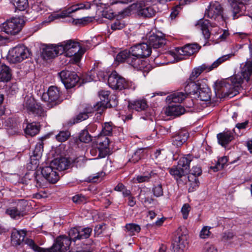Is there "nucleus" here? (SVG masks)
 Masks as SVG:
<instances>
[{
    "label": "nucleus",
    "mask_w": 252,
    "mask_h": 252,
    "mask_svg": "<svg viewBox=\"0 0 252 252\" xmlns=\"http://www.w3.org/2000/svg\"><path fill=\"white\" fill-rule=\"evenodd\" d=\"M91 21H92L91 17H83L81 19H73L72 20V23H73L74 25L81 24H85L87 23H89Z\"/></svg>",
    "instance_id": "774afa93"
},
{
    "label": "nucleus",
    "mask_w": 252,
    "mask_h": 252,
    "mask_svg": "<svg viewBox=\"0 0 252 252\" xmlns=\"http://www.w3.org/2000/svg\"><path fill=\"white\" fill-rule=\"evenodd\" d=\"M234 132L226 130L219 133L217 135L218 143L223 147H226L228 144L234 139Z\"/></svg>",
    "instance_id": "393cba45"
},
{
    "label": "nucleus",
    "mask_w": 252,
    "mask_h": 252,
    "mask_svg": "<svg viewBox=\"0 0 252 252\" xmlns=\"http://www.w3.org/2000/svg\"><path fill=\"white\" fill-rule=\"evenodd\" d=\"M201 48V46L197 43L189 44L182 47L175 48L176 53L180 56H190L197 52Z\"/></svg>",
    "instance_id": "6ab92c4d"
},
{
    "label": "nucleus",
    "mask_w": 252,
    "mask_h": 252,
    "mask_svg": "<svg viewBox=\"0 0 252 252\" xmlns=\"http://www.w3.org/2000/svg\"><path fill=\"white\" fill-rule=\"evenodd\" d=\"M43 138L39 140L32 152V155L30 157V163L32 167V168L36 169L38 165V160L41 158L43 151Z\"/></svg>",
    "instance_id": "dca6fc26"
},
{
    "label": "nucleus",
    "mask_w": 252,
    "mask_h": 252,
    "mask_svg": "<svg viewBox=\"0 0 252 252\" xmlns=\"http://www.w3.org/2000/svg\"><path fill=\"white\" fill-rule=\"evenodd\" d=\"M58 75L66 89L74 87L79 81V77L74 72L63 70L59 72Z\"/></svg>",
    "instance_id": "9d476101"
},
{
    "label": "nucleus",
    "mask_w": 252,
    "mask_h": 252,
    "mask_svg": "<svg viewBox=\"0 0 252 252\" xmlns=\"http://www.w3.org/2000/svg\"><path fill=\"white\" fill-rule=\"evenodd\" d=\"M60 94L58 88L52 86L49 88L47 92L43 94L41 98L43 101L47 102L48 107L51 108L61 102Z\"/></svg>",
    "instance_id": "39448f33"
},
{
    "label": "nucleus",
    "mask_w": 252,
    "mask_h": 252,
    "mask_svg": "<svg viewBox=\"0 0 252 252\" xmlns=\"http://www.w3.org/2000/svg\"><path fill=\"white\" fill-rule=\"evenodd\" d=\"M187 97L186 93L182 92H175L168 95L166 98L167 102L171 103H181Z\"/></svg>",
    "instance_id": "c756f323"
},
{
    "label": "nucleus",
    "mask_w": 252,
    "mask_h": 252,
    "mask_svg": "<svg viewBox=\"0 0 252 252\" xmlns=\"http://www.w3.org/2000/svg\"><path fill=\"white\" fill-rule=\"evenodd\" d=\"M156 175H157V174L155 173L154 171H152L147 174L137 176L135 180L139 183L147 182L150 181L152 177H155Z\"/></svg>",
    "instance_id": "09e8293b"
},
{
    "label": "nucleus",
    "mask_w": 252,
    "mask_h": 252,
    "mask_svg": "<svg viewBox=\"0 0 252 252\" xmlns=\"http://www.w3.org/2000/svg\"><path fill=\"white\" fill-rule=\"evenodd\" d=\"M75 41L72 40H68L66 41H63L59 43V46L60 48H62V54H64L65 56H66V53L69 50L70 48H71V45H73V42H74Z\"/></svg>",
    "instance_id": "8fccbe9b"
},
{
    "label": "nucleus",
    "mask_w": 252,
    "mask_h": 252,
    "mask_svg": "<svg viewBox=\"0 0 252 252\" xmlns=\"http://www.w3.org/2000/svg\"><path fill=\"white\" fill-rule=\"evenodd\" d=\"M26 231L24 230H17L15 229L12 231L11 234V242L13 246L20 245L24 242Z\"/></svg>",
    "instance_id": "a878e982"
},
{
    "label": "nucleus",
    "mask_w": 252,
    "mask_h": 252,
    "mask_svg": "<svg viewBox=\"0 0 252 252\" xmlns=\"http://www.w3.org/2000/svg\"><path fill=\"white\" fill-rule=\"evenodd\" d=\"M23 20L19 18H13L2 24L1 30L7 34L14 35L18 33L23 27Z\"/></svg>",
    "instance_id": "20e7f679"
},
{
    "label": "nucleus",
    "mask_w": 252,
    "mask_h": 252,
    "mask_svg": "<svg viewBox=\"0 0 252 252\" xmlns=\"http://www.w3.org/2000/svg\"><path fill=\"white\" fill-rule=\"evenodd\" d=\"M194 81L189 78L186 82L185 92L187 95L189 94H198L200 86L199 83H196Z\"/></svg>",
    "instance_id": "c85d7f7f"
},
{
    "label": "nucleus",
    "mask_w": 252,
    "mask_h": 252,
    "mask_svg": "<svg viewBox=\"0 0 252 252\" xmlns=\"http://www.w3.org/2000/svg\"><path fill=\"white\" fill-rule=\"evenodd\" d=\"M6 129L8 134L10 135L19 134L21 133V128L19 125L12 120H9L6 122Z\"/></svg>",
    "instance_id": "2f4dec72"
},
{
    "label": "nucleus",
    "mask_w": 252,
    "mask_h": 252,
    "mask_svg": "<svg viewBox=\"0 0 252 252\" xmlns=\"http://www.w3.org/2000/svg\"><path fill=\"white\" fill-rule=\"evenodd\" d=\"M79 228V239H87L90 237L92 232V229L90 227H86L82 228L81 227Z\"/></svg>",
    "instance_id": "6e6d98bb"
},
{
    "label": "nucleus",
    "mask_w": 252,
    "mask_h": 252,
    "mask_svg": "<svg viewBox=\"0 0 252 252\" xmlns=\"http://www.w3.org/2000/svg\"><path fill=\"white\" fill-rule=\"evenodd\" d=\"M163 150L158 149L155 152L154 158L158 162L163 160L166 158L165 154L163 153Z\"/></svg>",
    "instance_id": "e2e57ef3"
},
{
    "label": "nucleus",
    "mask_w": 252,
    "mask_h": 252,
    "mask_svg": "<svg viewBox=\"0 0 252 252\" xmlns=\"http://www.w3.org/2000/svg\"><path fill=\"white\" fill-rule=\"evenodd\" d=\"M189 136V133L186 129H181L171 137L172 144L176 147H180L186 142Z\"/></svg>",
    "instance_id": "4be33fe9"
},
{
    "label": "nucleus",
    "mask_w": 252,
    "mask_h": 252,
    "mask_svg": "<svg viewBox=\"0 0 252 252\" xmlns=\"http://www.w3.org/2000/svg\"><path fill=\"white\" fill-rule=\"evenodd\" d=\"M191 172L188 177L189 192L193 191L199 187L200 183L198 177L201 175L202 169L200 167L194 166Z\"/></svg>",
    "instance_id": "4468645a"
},
{
    "label": "nucleus",
    "mask_w": 252,
    "mask_h": 252,
    "mask_svg": "<svg viewBox=\"0 0 252 252\" xmlns=\"http://www.w3.org/2000/svg\"><path fill=\"white\" fill-rule=\"evenodd\" d=\"M146 191L144 190H141L140 193L139 195V197L143 203L146 204H151L154 202V199L152 198L148 197H146Z\"/></svg>",
    "instance_id": "13d9d810"
},
{
    "label": "nucleus",
    "mask_w": 252,
    "mask_h": 252,
    "mask_svg": "<svg viewBox=\"0 0 252 252\" xmlns=\"http://www.w3.org/2000/svg\"><path fill=\"white\" fill-rule=\"evenodd\" d=\"M223 9L220 3L215 1L210 4L208 9L205 12V17H207L218 22L224 21L222 15Z\"/></svg>",
    "instance_id": "6e6552de"
},
{
    "label": "nucleus",
    "mask_w": 252,
    "mask_h": 252,
    "mask_svg": "<svg viewBox=\"0 0 252 252\" xmlns=\"http://www.w3.org/2000/svg\"><path fill=\"white\" fill-rule=\"evenodd\" d=\"M151 1H140L138 3V14L146 18L154 17L157 11L156 5H151Z\"/></svg>",
    "instance_id": "9b49d317"
},
{
    "label": "nucleus",
    "mask_w": 252,
    "mask_h": 252,
    "mask_svg": "<svg viewBox=\"0 0 252 252\" xmlns=\"http://www.w3.org/2000/svg\"><path fill=\"white\" fill-rule=\"evenodd\" d=\"M14 4L20 11L25 10L29 6L28 0H13Z\"/></svg>",
    "instance_id": "603ef678"
},
{
    "label": "nucleus",
    "mask_w": 252,
    "mask_h": 252,
    "mask_svg": "<svg viewBox=\"0 0 252 252\" xmlns=\"http://www.w3.org/2000/svg\"><path fill=\"white\" fill-rule=\"evenodd\" d=\"M193 156L191 154H188L181 157L178 162V165L186 171L187 173L189 171L190 162L193 160Z\"/></svg>",
    "instance_id": "72a5a7b5"
},
{
    "label": "nucleus",
    "mask_w": 252,
    "mask_h": 252,
    "mask_svg": "<svg viewBox=\"0 0 252 252\" xmlns=\"http://www.w3.org/2000/svg\"><path fill=\"white\" fill-rule=\"evenodd\" d=\"M69 239H70V242L71 241H75L77 240H80L79 239V228L74 227L70 229L68 232Z\"/></svg>",
    "instance_id": "864d4df0"
},
{
    "label": "nucleus",
    "mask_w": 252,
    "mask_h": 252,
    "mask_svg": "<svg viewBox=\"0 0 252 252\" xmlns=\"http://www.w3.org/2000/svg\"><path fill=\"white\" fill-rule=\"evenodd\" d=\"M96 126L95 125H92L89 126L87 129H84L80 133L79 135V140L84 143H89L92 140V137L90 135V134L88 132V130H89L90 131H92V130L91 128H92L93 129H94L96 128Z\"/></svg>",
    "instance_id": "4c0bfd02"
},
{
    "label": "nucleus",
    "mask_w": 252,
    "mask_h": 252,
    "mask_svg": "<svg viewBox=\"0 0 252 252\" xmlns=\"http://www.w3.org/2000/svg\"><path fill=\"white\" fill-rule=\"evenodd\" d=\"M91 6V4L88 2L78 3L77 4L72 5L67 9L63 10L60 13L58 14L57 16L59 18H64L65 17H69L71 13L78 10L82 9H90Z\"/></svg>",
    "instance_id": "b1692460"
},
{
    "label": "nucleus",
    "mask_w": 252,
    "mask_h": 252,
    "mask_svg": "<svg viewBox=\"0 0 252 252\" xmlns=\"http://www.w3.org/2000/svg\"><path fill=\"white\" fill-rule=\"evenodd\" d=\"M152 191L154 195L157 197H159L163 195V189L160 184L155 186L152 189Z\"/></svg>",
    "instance_id": "680f3d73"
},
{
    "label": "nucleus",
    "mask_w": 252,
    "mask_h": 252,
    "mask_svg": "<svg viewBox=\"0 0 252 252\" xmlns=\"http://www.w3.org/2000/svg\"><path fill=\"white\" fill-rule=\"evenodd\" d=\"M104 105L102 102H98L94 106L88 105L85 109L84 112L88 115L94 111H97L98 113L101 114L104 110Z\"/></svg>",
    "instance_id": "58836bf2"
},
{
    "label": "nucleus",
    "mask_w": 252,
    "mask_h": 252,
    "mask_svg": "<svg viewBox=\"0 0 252 252\" xmlns=\"http://www.w3.org/2000/svg\"><path fill=\"white\" fill-rule=\"evenodd\" d=\"M56 169L52 166L43 167L41 174L44 178L50 183L55 184L59 180V176Z\"/></svg>",
    "instance_id": "aec40b11"
},
{
    "label": "nucleus",
    "mask_w": 252,
    "mask_h": 252,
    "mask_svg": "<svg viewBox=\"0 0 252 252\" xmlns=\"http://www.w3.org/2000/svg\"><path fill=\"white\" fill-rule=\"evenodd\" d=\"M148 107L145 99H138L128 102V107L137 111L144 110Z\"/></svg>",
    "instance_id": "cd10ccee"
},
{
    "label": "nucleus",
    "mask_w": 252,
    "mask_h": 252,
    "mask_svg": "<svg viewBox=\"0 0 252 252\" xmlns=\"http://www.w3.org/2000/svg\"><path fill=\"white\" fill-rule=\"evenodd\" d=\"M98 94L101 99L100 102H107L108 101V98L110 95V92L108 91H100L98 92Z\"/></svg>",
    "instance_id": "69168bd1"
},
{
    "label": "nucleus",
    "mask_w": 252,
    "mask_h": 252,
    "mask_svg": "<svg viewBox=\"0 0 252 252\" xmlns=\"http://www.w3.org/2000/svg\"><path fill=\"white\" fill-rule=\"evenodd\" d=\"M234 237V234L230 231L225 232L222 234L221 240L226 242L231 240Z\"/></svg>",
    "instance_id": "338daca9"
},
{
    "label": "nucleus",
    "mask_w": 252,
    "mask_h": 252,
    "mask_svg": "<svg viewBox=\"0 0 252 252\" xmlns=\"http://www.w3.org/2000/svg\"><path fill=\"white\" fill-rule=\"evenodd\" d=\"M70 239L66 235H60L54 241L52 246L47 249V252H65L69 250Z\"/></svg>",
    "instance_id": "423d86ee"
},
{
    "label": "nucleus",
    "mask_w": 252,
    "mask_h": 252,
    "mask_svg": "<svg viewBox=\"0 0 252 252\" xmlns=\"http://www.w3.org/2000/svg\"><path fill=\"white\" fill-rule=\"evenodd\" d=\"M96 143L98 146V157L100 158L105 157L109 150V139L106 136L99 134L97 138Z\"/></svg>",
    "instance_id": "a211bd4d"
},
{
    "label": "nucleus",
    "mask_w": 252,
    "mask_h": 252,
    "mask_svg": "<svg viewBox=\"0 0 252 252\" xmlns=\"http://www.w3.org/2000/svg\"><path fill=\"white\" fill-rule=\"evenodd\" d=\"M117 128L112 122H106L102 125V130L100 135L104 136H111L116 131Z\"/></svg>",
    "instance_id": "e433bc0d"
},
{
    "label": "nucleus",
    "mask_w": 252,
    "mask_h": 252,
    "mask_svg": "<svg viewBox=\"0 0 252 252\" xmlns=\"http://www.w3.org/2000/svg\"><path fill=\"white\" fill-rule=\"evenodd\" d=\"M197 94L202 101H207L211 98L210 90L207 87H200Z\"/></svg>",
    "instance_id": "ea45409f"
},
{
    "label": "nucleus",
    "mask_w": 252,
    "mask_h": 252,
    "mask_svg": "<svg viewBox=\"0 0 252 252\" xmlns=\"http://www.w3.org/2000/svg\"><path fill=\"white\" fill-rule=\"evenodd\" d=\"M145 150V148L138 149L128 159V162L132 163L137 162L143 157Z\"/></svg>",
    "instance_id": "49530a36"
},
{
    "label": "nucleus",
    "mask_w": 252,
    "mask_h": 252,
    "mask_svg": "<svg viewBox=\"0 0 252 252\" xmlns=\"http://www.w3.org/2000/svg\"><path fill=\"white\" fill-rule=\"evenodd\" d=\"M185 112V108L181 105H171L166 110L167 116H178L183 114Z\"/></svg>",
    "instance_id": "473e14b6"
},
{
    "label": "nucleus",
    "mask_w": 252,
    "mask_h": 252,
    "mask_svg": "<svg viewBox=\"0 0 252 252\" xmlns=\"http://www.w3.org/2000/svg\"><path fill=\"white\" fill-rule=\"evenodd\" d=\"M11 70L9 66L0 64V81L7 82L11 78Z\"/></svg>",
    "instance_id": "f704fd0d"
},
{
    "label": "nucleus",
    "mask_w": 252,
    "mask_h": 252,
    "mask_svg": "<svg viewBox=\"0 0 252 252\" xmlns=\"http://www.w3.org/2000/svg\"><path fill=\"white\" fill-rule=\"evenodd\" d=\"M170 174L177 181H178L183 176L188 174L186 171L183 169L179 166L174 165L172 167L168 168L167 169Z\"/></svg>",
    "instance_id": "7c9ffc66"
},
{
    "label": "nucleus",
    "mask_w": 252,
    "mask_h": 252,
    "mask_svg": "<svg viewBox=\"0 0 252 252\" xmlns=\"http://www.w3.org/2000/svg\"><path fill=\"white\" fill-rule=\"evenodd\" d=\"M5 213L10 216L11 218L15 219H18L21 217L23 216V212L19 210L18 207H9L5 211Z\"/></svg>",
    "instance_id": "c03bdc74"
},
{
    "label": "nucleus",
    "mask_w": 252,
    "mask_h": 252,
    "mask_svg": "<svg viewBox=\"0 0 252 252\" xmlns=\"http://www.w3.org/2000/svg\"><path fill=\"white\" fill-rule=\"evenodd\" d=\"M115 60L119 63H126L136 69H137V65L140 63L137 59L133 58L130 48L129 50H125L119 52L116 56Z\"/></svg>",
    "instance_id": "f8f14e48"
},
{
    "label": "nucleus",
    "mask_w": 252,
    "mask_h": 252,
    "mask_svg": "<svg viewBox=\"0 0 252 252\" xmlns=\"http://www.w3.org/2000/svg\"><path fill=\"white\" fill-rule=\"evenodd\" d=\"M233 56H234L233 54H228L220 57L216 61H215L211 65H209L210 69L212 70L215 68H216L221 63L229 60L230 58H231Z\"/></svg>",
    "instance_id": "37998d69"
},
{
    "label": "nucleus",
    "mask_w": 252,
    "mask_h": 252,
    "mask_svg": "<svg viewBox=\"0 0 252 252\" xmlns=\"http://www.w3.org/2000/svg\"><path fill=\"white\" fill-rule=\"evenodd\" d=\"M43 138L39 140L32 152V155L30 157V163L32 167V168L36 169L38 165V160L41 158L43 151Z\"/></svg>",
    "instance_id": "2eb2a0df"
},
{
    "label": "nucleus",
    "mask_w": 252,
    "mask_h": 252,
    "mask_svg": "<svg viewBox=\"0 0 252 252\" xmlns=\"http://www.w3.org/2000/svg\"><path fill=\"white\" fill-rule=\"evenodd\" d=\"M30 53L24 46H17L9 51L8 56L13 63H19L28 58Z\"/></svg>",
    "instance_id": "1a4fd4ad"
},
{
    "label": "nucleus",
    "mask_w": 252,
    "mask_h": 252,
    "mask_svg": "<svg viewBox=\"0 0 252 252\" xmlns=\"http://www.w3.org/2000/svg\"><path fill=\"white\" fill-rule=\"evenodd\" d=\"M108 84L114 90L131 89L135 90V86L132 82L126 81L124 78L118 75L116 72H112L108 78Z\"/></svg>",
    "instance_id": "7ed1b4c3"
},
{
    "label": "nucleus",
    "mask_w": 252,
    "mask_h": 252,
    "mask_svg": "<svg viewBox=\"0 0 252 252\" xmlns=\"http://www.w3.org/2000/svg\"><path fill=\"white\" fill-rule=\"evenodd\" d=\"M211 227L204 226L200 232L199 236L202 239H206L210 237L211 232L210 231Z\"/></svg>",
    "instance_id": "052dcab7"
},
{
    "label": "nucleus",
    "mask_w": 252,
    "mask_h": 252,
    "mask_svg": "<svg viewBox=\"0 0 252 252\" xmlns=\"http://www.w3.org/2000/svg\"><path fill=\"white\" fill-rule=\"evenodd\" d=\"M72 201L76 204H85L89 201V198L82 194H77L72 197Z\"/></svg>",
    "instance_id": "5fc2aeb1"
},
{
    "label": "nucleus",
    "mask_w": 252,
    "mask_h": 252,
    "mask_svg": "<svg viewBox=\"0 0 252 252\" xmlns=\"http://www.w3.org/2000/svg\"><path fill=\"white\" fill-rule=\"evenodd\" d=\"M24 242L35 252H47V251H46L47 250L39 247L32 239H26L24 240Z\"/></svg>",
    "instance_id": "de8ad7c7"
},
{
    "label": "nucleus",
    "mask_w": 252,
    "mask_h": 252,
    "mask_svg": "<svg viewBox=\"0 0 252 252\" xmlns=\"http://www.w3.org/2000/svg\"><path fill=\"white\" fill-rule=\"evenodd\" d=\"M104 105V110L108 107H115L117 106L118 100L115 96H111V98L109 99V101L107 102H102Z\"/></svg>",
    "instance_id": "bf43d9fd"
},
{
    "label": "nucleus",
    "mask_w": 252,
    "mask_h": 252,
    "mask_svg": "<svg viewBox=\"0 0 252 252\" xmlns=\"http://www.w3.org/2000/svg\"><path fill=\"white\" fill-rule=\"evenodd\" d=\"M24 107L27 109L29 113L37 116H44L45 112L41 106L36 103L35 100L32 96H25L23 102Z\"/></svg>",
    "instance_id": "0eeeda50"
},
{
    "label": "nucleus",
    "mask_w": 252,
    "mask_h": 252,
    "mask_svg": "<svg viewBox=\"0 0 252 252\" xmlns=\"http://www.w3.org/2000/svg\"><path fill=\"white\" fill-rule=\"evenodd\" d=\"M211 23L208 20L200 19L195 24L197 29L201 31L205 39H208L210 38L211 33L209 30V27Z\"/></svg>",
    "instance_id": "bb28decb"
},
{
    "label": "nucleus",
    "mask_w": 252,
    "mask_h": 252,
    "mask_svg": "<svg viewBox=\"0 0 252 252\" xmlns=\"http://www.w3.org/2000/svg\"><path fill=\"white\" fill-rule=\"evenodd\" d=\"M39 131V126L35 123L28 124L25 129L26 134L33 136L38 133Z\"/></svg>",
    "instance_id": "79ce46f5"
},
{
    "label": "nucleus",
    "mask_w": 252,
    "mask_h": 252,
    "mask_svg": "<svg viewBox=\"0 0 252 252\" xmlns=\"http://www.w3.org/2000/svg\"><path fill=\"white\" fill-rule=\"evenodd\" d=\"M130 52L133 58H136L140 61L139 64L137 65V70L144 68L146 62L143 59L149 56L152 53L151 48L148 43H141L135 45L130 48Z\"/></svg>",
    "instance_id": "f03ea898"
},
{
    "label": "nucleus",
    "mask_w": 252,
    "mask_h": 252,
    "mask_svg": "<svg viewBox=\"0 0 252 252\" xmlns=\"http://www.w3.org/2000/svg\"><path fill=\"white\" fill-rule=\"evenodd\" d=\"M188 236L181 229H178L177 235L175 236L173 245V250L175 252H184L188 245Z\"/></svg>",
    "instance_id": "ddd939ff"
},
{
    "label": "nucleus",
    "mask_w": 252,
    "mask_h": 252,
    "mask_svg": "<svg viewBox=\"0 0 252 252\" xmlns=\"http://www.w3.org/2000/svg\"><path fill=\"white\" fill-rule=\"evenodd\" d=\"M70 136V132L68 130L60 131L56 135V140L60 142H63L66 141Z\"/></svg>",
    "instance_id": "3c124183"
},
{
    "label": "nucleus",
    "mask_w": 252,
    "mask_h": 252,
    "mask_svg": "<svg viewBox=\"0 0 252 252\" xmlns=\"http://www.w3.org/2000/svg\"><path fill=\"white\" fill-rule=\"evenodd\" d=\"M252 83V62L249 60L241 64L240 71L237 74L217 81L215 89L220 97L231 98L239 94L241 89L251 90Z\"/></svg>",
    "instance_id": "f257e3e1"
},
{
    "label": "nucleus",
    "mask_w": 252,
    "mask_h": 252,
    "mask_svg": "<svg viewBox=\"0 0 252 252\" xmlns=\"http://www.w3.org/2000/svg\"><path fill=\"white\" fill-rule=\"evenodd\" d=\"M33 176L36 182V187L37 188H44L45 186V179L43 177L37 175L36 172H33Z\"/></svg>",
    "instance_id": "4d7b16f0"
},
{
    "label": "nucleus",
    "mask_w": 252,
    "mask_h": 252,
    "mask_svg": "<svg viewBox=\"0 0 252 252\" xmlns=\"http://www.w3.org/2000/svg\"><path fill=\"white\" fill-rule=\"evenodd\" d=\"M51 164L55 165L56 170H64L66 169L69 165V163L65 158L56 159Z\"/></svg>",
    "instance_id": "a19ab883"
},
{
    "label": "nucleus",
    "mask_w": 252,
    "mask_h": 252,
    "mask_svg": "<svg viewBox=\"0 0 252 252\" xmlns=\"http://www.w3.org/2000/svg\"><path fill=\"white\" fill-rule=\"evenodd\" d=\"M125 228L127 233L130 236H133L136 233H139L141 230L140 226L135 223L126 224Z\"/></svg>",
    "instance_id": "a18cd8bd"
},
{
    "label": "nucleus",
    "mask_w": 252,
    "mask_h": 252,
    "mask_svg": "<svg viewBox=\"0 0 252 252\" xmlns=\"http://www.w3.org/2000/svg\"><path fill=\"white\" fill-rule=\"evenodd\" d=\"M71 46V48L66 53V56L72 57V62L77 63L80 61L84 51L81 47L79 43L77 41L73 42V45Z\"/></svg>",
    "instance_id": "f3484780"
},
{
    "label": "nucleus",
    "mask_w": 252,
    "mask_h": 252,
    "mask_svg": "<svg viewBox=\"0 0 252 252\" xmlns=\"http://www.w3.org/2000/svg\"><path fill=\"white\" fill-rule=\"evenodd\" d=\"M62 48H60L59 44H50L43 49L42 56L44 59L48 60L54 58L58 55H62Z\"/></svg>",
    "instance_id": "412c9836"
},
{
    "label": "nucleus",
    "mask_w": 252,
    "mask_h": 252,
    "mask_svg": "<svg viewBox=\"0 0 252 252\" xmlns=\"http://www.w3.org/2000/svg\"><path fill=\"white\" fill-rule=\"evenodd\" d=\"M211 70L209 65L203 64L193 69L189 78L190 80H195L203 71L209 72Z\"/></svg>",
    "instance_id": "c9c22d12"
},
{
    "label": "nucleus",
    "mask_w": 252,
    "mask_h": 252,
    "mask_svg": "<svg viewBox=\"0 0 252 252\" xmlns=\"http://www.w3.org/2000/svg\"><path fill=\"white\" fill-rule=\"evenodd\" d=\"M117 15V13L113 12V10L111 9L104 10L102 12V16L109 19L113 18Z\"/></svg>",
    "instance_id": "0e129e2a"
},
{
    "label": "nucleus",
    "mask_w": 252,
    "mask_h": 252,
    "mask_svg": "<svg viewBox=\"0 0 252 252\" xmlns=\"http://www.w3.org/2000/svg\"><path fill=\"white\" fill-rule=\"evenodd\" d=\"M148 45L154 49L160 48L165 45L166 40L162 35H158L157 34L153 33L150 34L148 37Z\"/></svg>",
    "instance_id": "5701e85b"
}]
</instances>
